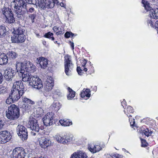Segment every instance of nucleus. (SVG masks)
Here are the masks:
<instances>
[{
  "mask_svg": "<svg viewBox=\"0 0 158 158\" xmlns=\"http://www.w3.org/2000/svg\"><path fill=\"white\" fill-rule=\"evenodd\" d=\"M44 96L42 98L41 100L38 102V104L39 106L44 108L46 107L47 106L45 102L47 100V97L48 96V95L45 92L44 93Z\"/></svg>",
  "mask_w": 158,
  "mask_h": 158,
  "instance_id": "22",
  "label": "nucleus"
},
{
  "mask_svg": "<svg viewBox=\"0 0 158 158\" xmlns=\"http://www.w3.org/2000/svg\"><path fill=\"white\" fill-rule=\"evenodd\" d=\"M129 118V121L130 122V123L131 126H132L133 127H136L137 126L135 123V121L134 119H132L131 118H130V117H131V115H129L128 116Z\"/></svg>",
  "mask_w": 158,
  "mask_h": 158,
  "instance_id": "41",
  "label": "nucleus"
},
{
  "mask_svg": "<svg viewBox=\"0 0 158 158\" xmlns=\"http://www.w3.org/2000/svg\"><path fill=\"white\" fill-rule=\"evenodd\" d=\"M74 35V34L71 32H67L65 33L64 34L65 37L67 38H69L71 36L73 37Z\"/></svg>",
  "mask_w": 158,
  "mask_h": 158,
  "instance_id": "45",
  "label": "nucleus"
},
{
  "mask_svg": "<svg viewBox=\"0 0 158 158\" xmlns=\"http://www.w3.org/2000/svg\"><path fill=\"white\" fill-rule=\"evenodd\" d=\"M88 148L91 152L96 153L101 150L102 148L99 145L90 144L89 145Z\"/></svg>",
  "mask_w": 158,
  "mask_h": 158,
  "instance_id": "21",
  "label": "nucleus"
},
{
  "mask_svg": "<svg viewBox=\"0 0 158 158\" xmlns=\"http://www.w3.org/2000/svg\"><path fill=\"white\" fill-rule=\"evenodd\" d=\"M6 113V117L10 120L16 119L20 115L19 109L17 106L15 104L10 105Z\"/></svg>",
  "mask_w": 158,
  "mask_h": 158,
  "instance_id": "1",
  "label": "nucleus"
},
{
  "mask_svg": "<svg viewBox=\"0 0 158 158\" xmlns=\"http://www.w3.org/2000/svg\"><path fill=\"white\" fill-rule=\"evenodd\" d=\"M6 32V27L4 26H0V37L4 36Z\"/></svg>",
  "mask_w": 158,
  "mask_h": 158,
  "instance_id": "35",
  "label": "nucleus"
},
{
  "mask_svg": "<svg viewBox=\"0 0 158 158\" xmlns=\"http://www.w3.org/2000/svg\"><path fill=\"white\" fill-rule=\"evenodd\" d=\"M38 133H37V134H36V133H35L33 132H31V134L33 136H35V135H36L38 134Z\"/></svg>",
  "mask_w": 158,
  "mask_h": 158,
  "instance_id": "58",
  "label": "nucleus"
},
{
  "mask_svg": "<svg viewBox=\"0 0 158 158\" xmlns=\"http://www.w3.org/2000/svg\"><path fill=\"white\" fill-rule=\"evenodd\" d=\"M17 132L18 136L22 140H25L27 138V129L23 126L19 125L16 129Z\"/></svg>",
  "mask_w": 158,
  "mask_h": 158,
  "instance_id": "10",
  "label": "nucleus"
},
{
  "mask_svg": "<svg viewBox=\"0 0 158 158\" xmlns=\"http://www.w3.org/2000/svg\"><path fill=\"white\" fill-rule=\"evenodd\" d=\"M24 105L25 106L24 107L25 108V109L26 110H31L32 109V105H31L28 104L25 105Z\"/></svg>",
  "mask_w": 158,
  "mask_h": 158,
  "instance_id": "46",
  "label": "nucleus"
},
{
  "mask_svg": "<svg viewBox=\"0 0 158 158\" xmlns=\"http://www.w3.org/2000/svg\"><path fill=\"white\" fill-rule=\"evenodd\" d=\"M12 99L13 98H12L11 97H10V95H9V97L6 100V104H10L12 102L15 101V100H13Z\"/></svg>",
  "mask_w": 158,
  "mask_h": 158,
  "instance_id": "44",
  "label": "nucleus"
},
{
  "mask_svg": "<svg viewBox=\"0 0 158 158\" xmlns=\"http://www.w3.org/2000/svg\"><path fill=\"white\" fill-rule=\"evenodd\" d=\"M13 43H22L24 42L26 37L24 35H20L13 36L11 37Z\"/></svg>",
  "mask_w": 158,
  "mask_h": 158,
  "instance_id": "20",
  "label": "nucleus"
},
{
  "mask_svg": "<svg viewBox=\"0 0 158 158\" xmlns=\"http://www.w3.org/2000/svg\"><path fill=\"white\" fill-rule=\"evenodd\" d=\"M143 132L145 135L148 137L151 135L152 133V132L149 131L148 128H146L144 130Z\"/></svg>",
  "mask_w": 158,
  "mask_h": 158,
  "instance_id": "42",
  "label": "nucleus"
},
{
  "mask_svg": "<svg viewBox=\"0 0 158 158\" xmlns=\"http://www.w3.org/2000/svg\"><path fill=\"white\" fill-rule=\"evenodd\" d=\"M24 64H22V68L17 69V71H19L20 73H19V76L21 77H22V80L24 82L29 81H30L31 78L32 77H34V76H32L31 75H29L28 73L25 71L24 70Z\"/></svg>",
  "mask_w": 158,
  "mask_h": 158,
  "instance_id": "11",
  "label": "nucleus"
},
{
  "mask_svg": "<svg viewBox=\"0 0 158 158\" xmlns=\"http://www.w3.org/2000/svg\"><path fill=\"white\" fill-rule=\"evenodd\" d=\"M8 16L5 17L6 18V22L9 23H14L15 21V19L13 16V13Z\"/></svg>",
  "mask_w": 158,
  "mask_h": 158,
  "instance_id": "30",
  "label": "nucleus"
},
{
  "mask_svg": "<svg viewBox=\"0 0 158 158\" xmlns=\"http://www.w3.org/2000/svg\"><path fill=\"white\" fill-rule=\"evenodd\" d=\"M36 63L39 64L41 68L45 69L48 64V60L47 59L43 57H40L37 58L36 60Z\"/></svg>",
  "mask_w": 158,
  "mask_h": 158,
  "instance_id": "18",
  "label": "nucleus"
},
{
  "mask_svg": "<svg viewBox=\"0 0 158 158\" xmlns=\"http://www.w3.org/2000/svg\"><path fill=\"white\" fill-rule=\"evenodd\" d=\"M59 122L61 125L64 126H69L72 124V121L66 119H60L59 121Z\"/></svg>",
  "mask_w": 158,
  "mask_h": 158,
  "instance_id": "28",
  "label": "nucleus"
},
{
  "mask_svg": "<svg viewBox=\"0 0 158 158\" xmlns=\"http://www.w3.org/2000/svg\"><path fill=\"white\" fill-rule=\"evenodd\" d=\"M58 2V0H39L38 1L39 6L43 8L44 7L52 8L55 4H57Z\"/></svg>",
  "mask_w": 158,
  "mask_h": 158,
  "instance_id": "3",
  "label": "nucleus"
},
{
  "mask_svg": "<svg viewBox=\"0 0 158 158\" xmlns=\"http://www.w3.org/2000/svg\"><path fill=\"white\" fill-rule=\"evenodd\" d=\"M7 89L4 87L0 86V94H3L7 92Z\"/></svg>",
  "mask_w": 158,
  "mask_h": 158,
  "instance_id": "43",
  "label": "nucleus"
},
{
  "mask_svg": "<svg viewBox=\"0 0 158 158\" xmlns=\"http://www.w3.org/2000/svg\"><path fill=\"white\" fill-rule=\"evenodd\" d=\"M24 64V70L27 72L32 73L34 72L35 71V66L30 61H28L26 63L25 62L22 63L17 62L16 64L15 67L16 69L20 68H22V64Z\"/></svg>",
  "mask_w": 158,
  "mask_h": 158,
  "instance_id": "2",
  "label": "nucleus"
},
{
  "mask_svg": "<svg viewBox=\"0 0 158 158\" xmlns=\"http://www.w3.org/2000/svg\"><path fill=\"white\" fill-rule=\"evenodd\" d=\"M42 135L38 133L37 137L39 139V141L40 146L43 148H46L51 144V141L48 139L42 136Z\"/></svg>",
  "mask_w": 158,
  "mask_h": 158,
  "instance_id": "7",
  "label": "nucleus"
},
{
  "mask_svg": "<svg viewBox=\"0 0 158 158\" xmlns=\"http://www.w3.org/2000/svg\"><path fill=\"white\" fill-rule=\"evenodd\" d=\"M3 80V78L2 75L1 73H0V84L2 83Z\"/></svg>",
  "mask_w": 158,
  "mask_h": 158,
  "instance_id": "55",
  "label": "nucleus"
},
{
  "mask_svg": "<svg viewBox=\"0 0 158 158\" xmlns=\"http://www.w3.org/2000/svg\"><path fill=\"white\" fill-rule=\"evenodd\" d=\"M126 103V102L125 101V100H124V99L123 101L121 102L122 105L123 106V107L124 108V106L123 105H125Z\"/></svg>",
  "mask_w": 158,
  "mask_h": 158,
  "instance_id": "56",
  "label": "nucleus"
},
{
  "mask_svg": "<svg viewBox=\"0 0 158 158\" xmlns=\"http://www.w3.org/2000/svg\"><path fill=\"white\" fill-rule=\"evenodd\" d=\"M53 35V34L52 33L49 32L45 34L44 36L46 38L51 39L52 40H54V38L52 36Z\"/></svg>",
  "mask_w": 158,
  "mask_h": 158,
  "instance_id": "38",
  "label": "nucleus"
},
{
  "mask_svg": "<svg viewBox=\"0 0 158 158\" xmlns=\"http://www.w3.org/2000/svg\"><path fill=\"white\" fill-rule=\"evenodd\" d=\"M1 12L5 17L8 16H9V15L13 13L10 8L5 7H3L2 8Z\"/></svg>",
  "mask_w": 158,
  "mask_h": 158,
  "instance_id": "24",
  "label": "nucleus"
},
{
  "mask_svg": "<svg viewBox=\"0 0 158 158\" xmlns=\"http://www.w3.org/2000/svg\"><path fill=\"white\" fill-rule=\"evenodd\" d=\"M155 27L156 28L158 29V21H156L155 23Z\"/></svg>",
  "mask_w": 158,
  "mask_h": 158,
  "instance_id": "54",
  "label": "nucleus"
},
{
  "mask_svg": "<svg viewBox=\"0 0 158 158\" xmlns=\"http://www.w3.org/2000/svg\"><path fill=\"white\" fill-rule=\"evenodd\" d=\"M16 71L12 68H8L5 70L4 77L7 81H15Z\"/></svg>",
  "mask_w": 158,
  "mask_h": 158,
  "instance_id": "9",
  "label": "nucleus"
},
{
  "mask_svg": "<svg viewBox=\"0 0 158 158\" xmlns=\"http://www.w3.org/2000/svg\"><path fill=\"white\" fill-rule=\"evenodd\" d=\"M53 29L55 32L56 31L58 30V28L56 27H53Z\"/></svg>",
  "mask_w": 158,
  "mask_h": 158,
  "instance_id": "57",
  "label": "nucleus"
},
{
  "mask_svg": "<svg viewBox=\"0 0 158 158\" xmlns=\"http://www.w3.org/2000/svg\"><path fill=\"white\" fill-rule=\"evenodd\" d=\"M12 136L10 133L7 131L0 132V143H4L9 141Z\"/></svg>",
  "mask_w": 158,
  "mask_h": 158,
  "instance_id": "12",
  "label": "nucleus"
},
{
  "mask_svg": "<svg viewBox=\"0 0 158 158\" xmlns=\"http://www.w3.org/2000/svg\"><path fill=\"white\" fill-rule=\"evenodd\" d=\"M150 15L151 18L154 19H158V8L155 10L152 9L151 12H150Z\"/></svg>",
  "mask_w": 158,
  "mask_h": 158,
  "instance_id": "31",
  "label": "nucleus"
},
{
  "mask_svg": "<svg viewBox=\"0 0 158 158\" xmlns=\"http://www.w3.org/2000/svg\"><path fill=\"white\" fill-rule=\"evenodd\" d=\"M42 107L40 108H39L37 109V111H40V112L39 113H38V114L40 115L43 114V109L41 108ZM45 107H44L45 108Z\"/></svg>",
  "mask_w": 158,
  "mask_h": 158,
  "instance_id": "47",
  "label": "nucleus"
},
{
  "mask_svg": "<svg viewBox=\"0 0 158 158\" xmlns=\"http://www.w3.org/2000/svg\"><path fill=\"white\" fill-rule=\"evenodd\" d=\"M61 106L60 102L58 101H54L51 106V108L56 111H58Z\"/></svg>",
  "mask_w": 158,
  "mask_h": 158,
  "instance_id": "26",
  "label": "nucleus"
},
{
  "mask_svg": "<svg viewBox=\"0 0 158 158\" xmlns=\"http://www.w3.org/2000/svg\"><path fill=\"white\" fill-rule=\"evenodd\" d=\"M29 85L33 88L40 89L43 87L42 81L39 77L36 76L31 78Z\"/></svg>",
  "mask_w": 158,
  "mask_h": 158,
  "instance_id": "5",
  "label": "nucleus"
},
{
  "mask_svg": "<svg viewBox=\"0 0 158 158\" xmlns=\"http://www.w3.org/2000/svg\"><path fill=\"white\" fill-rule=\"evenodd\" d=\"M54 43H55V44H60V43H58V42H57V41H54Z\"/></svg>",
  "mask_w": 158,
  "mask_h": 158,
  "instance_id": "64",
  "label": "nucleus"
},
{
  "mask_svg": "<svg viewBox=\"0 0 158 158\" xmlns=\"http://www.w3.org/2000/svg\"><path fill=\"white\" fill-rule=\"evenodd\" d=\"M28 126L33 130L38 132L40 129L37 120L32 116L30 117L28 123Z\"/></svg>",
  "mask_w": 158,
  "mask_h": 158,
  "instance_id": "8",
  "label": "nucleus"
},
{
  "mask_svg": "<svg viewBox=\"0 0 158 158\" xmlns=\"http://www.w3.org/2000/svg\"><path fill=\"white\" fill-rule=\"evenodd\" d=\"M81 64L80 66L77 67V71L78 74L80 75H81L83 73L82 72L83 70L85 72H86L87 70V65H85L87 63V60L84 59H82L80 60Z\"/></svg>",
  "mask_w": 158,
  "mask_h": 158,
  "instance_id": "15",
  "label": "nucleus"
},
{
  "mask_svg": "<svg viewBox=\"0 0 158 158\" xmlns=\"http://www.w3.org/2000/svg\"><path fill=\"white\" fill-rule=\"evenodd\" d=\"M22 100L23 102H24V105L28 104L33 105L35 104L34 102L24 97L23 98Z\"/></svg>",
  "mask_w": 158,
  "mask_h": 158,
  "instance_id": "34",
  "label": "nucleus"
},
{
  "mask_svg": "<svg viewBox=\"0 0 158 158\" xmlns=\"http://www.w3.org/2000/svg\"><path fill=\"white\" fill-rule=\"evenodd\" d=\"M90 90L89 89H84L82 92L81 93V98H85V99H87L90 97Z\"/></svg>",
  "mask_w": 158,
  "mask_h": 158,
  "instance_id": "23",
  "label": "nucleus"
},
{
  "mask_svg": "<svg viewBox=\"0 0 158 158\" xmlns=\"http://www.w3.org/2000/svg\"><path fill=\"white\" fill-rule=\"evenodd\" d=\"M8 57L4 53H0V64L2 65L7 63Z\"/></svg>",
  "mask_w": 158,
  "mask_h": 158,
  "instance_id": "27",
  "label": "nucleus"
},
{
  "mask_svg": "<svg viewBox=\"0 0 158 158\" xmlns=\"http://www.w3.org/2000/svg\"><path fill=\"white\" fill-rule=\"evenodd\" d=\"M61 33V31H59L58 32H56V34L57 35H59Z\"/></svg>",
  "mask_w": 158,
  "mask_h": 158,
  "instance_id": "62",
  "label": "nucleus"
},
{
  "mask_svg": "<svg viewBox=\"0 0 158 158\" xmlns=\"http://www.w3.org/2000/svg\"><path fill=\"white\" fill-rule=\"evenodd\" d=\"M125 113L128 116V114L132 113L133 112V109L132 107L130 106H128L126 110H124Z\"/></svg>",
  "mask_w": 158,
  "mask_h": 158,
  "instance_id": "37",
  "label": "nucleus"
},
{
  "mask_svg": "<svg viewBox=\"0 0 158 158\" xmlns=\"http://www.w3.org/2000/svg\"><path fill=\"white\" fill-rule=\"evenodd\" d=\"M54 138L56 141L59 143L66 144L64 135L62 136L59 135H56L55 136Z\"/></svg>",
  "mask_w": 158,
  "mask_h": 158,
  "instance_id": "29",
  "label": "nucleus"
},
{
  "mask_svg": "<svg viewBox=\"0 0 158 158\" xmlns=\"http://www.w3.org/2000/svg\"><path fill=\"white\" fill-rule=\"evenodd\" d=\"M54 86V81L52 77H48L47 78L44 89L46 91H49L51 90Z\"/></svg>",
  "mask_w": 158,
  "mask_h": 158,
  "instance_id": "17",
  "label": "nucleus"
},
{
  "mask_svg": "<svg viewBox=\"0 0 158 158\" xmlns=\"http://www.w3.org/2000/svg\"><path fill=\"white\" fill-rule=\"evenodd\" d=\"M65 59V72L68 76L71 74V72L73 68V64H72L71 56L67 55L64 57Z\"/></svg>",
  "mask_w": 158,
  "mask_h": 158,
  "instance_id": "6",
  "label": "nucleus"
},
{
  "mask_svg": "<svg viewBox=\"0 0 158 158\" xmlns=\"http://www.w3.org/2000/svg\"><path fill=\"white\" fill-rule=\"evenodd\" d=\"M68 89L69 92V94L67 96V98L68 99L73 98L75 96V92L69 87L68 88Z\"/></svg>",
  "mask_w": 158,
  "mask_h": 158,
  "instance_id": "33",
  "label": "nucleus"
},
{
  "mask_svg": "<svg viewBox=\"0 0 158 158\" xmlns=\"http://www.w3.org/2000/svg\"><path fill=\"white\" fill-rule=\"evenodd\" d=\"M7 55L8 56L9 58L12 59H15L18 56L17 54L12 51L9 52L7 53Z\"/></svg>",
  "mask_w": 158,
  "mask_h": 158,
  "instance_id": "36",
  "label": "nucleus"
},
{
  "mask_svg": "<svg viewBox=\"0 0 158 158\" xmlns=\"http://www.w3.org/2000/svg\"><path fill=\"white\" fill-rule=\"evenodd\" d=\"M71 46L72 49L73 50V49H74V43H73V42H71Z\"/></svg>",
  "mask_w": 158,
  "mask_h": 158,
  "instance_id": "59",
  "label": "nucleus"
},
{
  "mask_svg": "<svg viewBox=\"0 0 158 158\" xmlns=\"http://www.w3.org/2000/svg\"><path fill=\"white\" fill-rule=\"evenodd\" d=\"M13 83V86L11 89L23 91L24 92V86L21 80H19L18 78H16Z\"/></svg>",
  "mask_w": 158,
  "mask_h": 158,
  "instance_id": "16",
  "label": "nucleus"
},
{
  "mask_svg": "<svg viewBox=\"0 0 158 158\" xmlns=\"http://www.w3.org/2000/svg\"><path fill=\"white\" fill-rule=\"evenodd\" d=\"M142 2L144 8L147 11H149L151 12V11L153 9L149 6V3L146 0H142Z\"/></svg>",
  "mask_w": 158,
  "mask_h": 158,
  "instance_id": "32",
  "label": "nucleus"
},
{
  "mask_svg": "<svg viewBox=\"0 0 158 158\" xmlns=\"http://www.w3.org/2000/svg\"><path fill=\"white\" fill-rule=\"evenodd\" d=\"M148 23L149 24H150V26L151 27H153V23L152 22V21L151 20L149 21L148 22Z\"/></svg>",
  "mask_w": 158,
  "mask_h": 158,
  "instance_id": "53",
  "label": "nucleus"
},
{
  "mask_svg": "<svg viewBox=\"0 0 158 158\" xmlns=\"http://www.w3.org/2000/svg\"><path fill=\"white\" fill-rule=\"evenodd\" d=\"M3 122L0 119V130L3 128Z\"/></svg>",
  "mask_w": 158,
  "mask_h": 158,
  "instance_id": "50",
  "label": "nucleus"
},
{
  "mask_svg": "<svg viewBox=\"0 0 158 158\" xmlns=\"http://www.w3.org/2000/svg\"><path fill=\"white\" fill-rule=\"evenodd\" d=\"M115 158H123V156L118 154H114V156Z\"/></svg>",
  "mask_w": 158,
  "mask_h": 158,
  "instance_id": "51",
  "label": "nucleus"
},
{
  "mask_svg": "<svg viewBox=\"0 0 158 158\" xmlns=\"http://www.w3.org/2000/svg\"><path fill=\"white\" fill-rule=\"evenodd\" d=\"M27 150L23 148H15L13 151L11 156V158H24L27 154Z\"/></svg>",
  "mask_w": 158,
  "mask_h": 158,
  "instance_id": "4",
  "label": "nucleus"
},
{
  "mask_svg": "<svg viewBox=\"0 0 158 158\" xmlns=\"http://www.w3.org/2000/svg\"><path fill=\"white\" fill-rule=\"evenodd\" d=\"M35 11V9L33 7L31 8H30L28 11L27 10L26 13L27 12L28 13H33Z\"/></svg>",
  "mask_w": 158,
  "mask_h": 158,
  "instance_id": "49",
  "label": "nucleus"
},
{
  "mask_svg": "<svg viewBox=\"0 0 158 158\" xmlns=\"http://www.w3.org/2000/svg\"><path fill=\"white\" fill-rule=\"evenodd\" d=\"M25 30L23 29V27H20L18 28L14 29L13 33L14 34V36L20 35H24L23 32Z\"/></svg>",
  "mask_w": 158,
  "mask_h": 158,
  "instance_id": "25",
  "label": "nucleus"
},
{
  "mask_svg": "<svg viewBox=\"0 0 158 158\" xmlns=\"http://www.w3.org/2000/svg\"><path fill=\"white\" fill-rule=\"evenodd\" d=\"M24 93V92L23 91L11 89V92L10 93L9 95L13 98V100L15 101H17L23 95Z\"/></svg>",
  "mask_w": 158,
  "mask_h": 158,
  "instance_id": "14",
  "label": "nucleus"
},
{
  "mask_svg": "<svg viewBox=\"0 0 158 158\" xmlns=\"http://www.w3.org/2000/svg\"><path fill=\"white\" fill-rule=\"evenodd\" d=\"M87 156L84 152L77 150L72 154L70 158H87Z\"/></svg>",
  "mask_w": 158,
  "mask_h": 158,
  "instance_id": "19",
  "label": "nucleus"
},
{
  "mask_svg": "<svg viewBox=\"0 0 158 158\" xmlns=\"http://www.w3.org/2000/svg\"><path fill=\"white\" fill-rule=\"evenodd\" d=\"M142 146L143 147H145L147 146L148 144L146 142L145 140H141Z\"/></svg>",
  "mask_w": 158,
  "mask_h": 158,
  "instance_id": "48",
  "label": "nucleus"
},
{
  "mask_svg": "<svg viewBox=\"0 0 158 158\" xmlns=\"http://www.w3.org/2000/svg\"><path fill=\"white\" fill-rule=\"evenodd\" d=\"M60 5L61 6L63 7H65V5L63 3H60Z\"/></svg>",
  "mask_w": 158,
  "mask_h": 158,
  "instance_id": "60",
  "label": "nucleus"
},
{
  "mask_svg": "<svg viewBox=\"0 0 158 158\" xmlns=\"http://www.w3.org/2000/svg\"><path fill=\"white\" fill-rule=\"evenodd\" d=\"M66 144L68 143L71 142L73 139V136L72 135H64Z\"/></svg>",
  "mask_w": 158,
  "mask_h": 158,
  "instance_id": "40",
  "label": "nucleus"
},
{
  "mask_svg": "<svg viewBox=\"0 0 158 158\" xmlns=\"http://www.w3.org/2000/svg\"><path fill=\"white\" fill-rule=\"evenodd\" d=\"M43 44L45 45L46 44V42L45 41H44L43 42Z\"/></svg>",
  "mask_w": 158,
  "mask_h": 158,
  "instance_id": "63",
  "label": "nucleus"
},
{
  "mask_svg": "<svg viewBox=\"0 0 158 158\" xmlns=\"http://www.w3.org/2000/svg\"><path fill=\"white\" fill-rule=\"evenodd\" d=\"M36 14L35 13L28 15V19L31 21V23H33L35 22V19L36 17Z\"/></svg>",
  "mask_w": 158,
  "mask_h": 158,
  "instance_id": "39",
  "label": "nucleus"
},
{
  "mask_svg": "<svg viewBox=\"0 0 158 158\" xmlns=\"http://www.w3.org/2000/svg\"><path fill=\"white\" fill-rule=\"evenodd\" d=\"M54 113L52 112L48 113L43 118V123L46 126H50L53 124Z\"/></svg>",
  "mask_w": 158,
  "mask_h": 158,
  "instance_id": "13",
  "label": "nucleus"
},
{
  "mask_svg": "<svg viewBox=\"0 0 158 158\" xmlns=\"http://www.w3.org/2000/svg\"><path fill=\"white\" fill-rule=\"evenodd\" d=\"M36 35V37L39 38L40 37V35L39 33H35Z\"/></svg>",
  "mask_w": 158,
  "mask_h": 158,
  "instance_id": "61",
  "label": "nucleus"
},
{
  "mask_svg": "<svg viewBox=\"0 0 158 158\" xmlns=\"http://www.w3.org/2000/svg\"><path fill=\"white\" fill-rule=\"evenodd\" d=\"M90 69L91 70L90 73H94V67L93 66H91V65L90 66Z\"/></svg>",
  "mask_w": 158,
  "mask_h": 158,
  "instance_id": "52",
  "label": "nucleus"
}]
</instances>
